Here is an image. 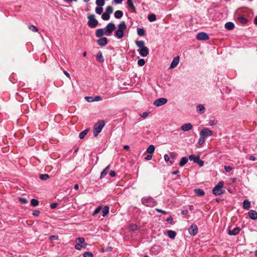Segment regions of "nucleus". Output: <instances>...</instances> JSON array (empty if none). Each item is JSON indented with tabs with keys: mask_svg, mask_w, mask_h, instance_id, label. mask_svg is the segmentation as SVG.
<instances>
[{
	"mask_svg": "<svg viewBox=\"0 0 257 257\" xmlns=\"http://www.w3.org/2000/svg\"><path fill=\"white\" fill-rule=\"evenodd\" d=\"M137 34L140 36H143L145 34V31L143 28H138Z\"/></svg>",
	"mask_w": 257,
	"mask_h": 257,
	"instance_id": "obj_36",
	"label": "nucleus"
},
{
	"mask_svg": "<svg viewBox=\"0 0 257 257\" xmlns=\"http://www.w3.org/2000/svg\"><path fill=\"white\" fill-rule=\"evenodd\" d=\"M94 101H98L102 100V98L100 96H93Z\"/></svg>",
	"mask_w": 257,
	"mask_h": 257,
	"instance_id": "obj_57",
	"label": "nucleus"
},
{
	"mask_svg": "<svg viewBox=\"0 0 257 257\" xmlns=\"http://www.w3.org/2000/svg\"><path fill=\"white\" fill-rule=\"evenodd\" d=\"M108 40L106 37H101L97 40V44L100 47H104L106 46Z\"/></svg>",
	"mask_w": 257,
	"mask_h": 257,
	"instance_id": "obj_11",
	"label": "nucleus"
},
{
	"mask_svg": "<svg viewBox=\"0 0 257 257\" xmlns=\"http://www.w3.org/2000/svg\"><path fill=\"white\" fill-rule=\"evenodd\" d=\"M152 154H149L145 158V159L146 160L149 161V160H151L152 159Z\"/></svg>",
	"mask_w": 257,
	"mask_h": 257,
	"instance_id": "obj_60",
	"label": "nucleus"
},
{
	"mask_svg": "<svg viewBox=\"0 0 257 257\" xmlns=\"http://www.w3.org/2000/svg\"><path fill=\"white\" fill-rule=\"evenodd\" d=\"M179 57L177 56L175 57L173 60L171 65L170 66L169 69H173L175 68L179 64Z\"/></svg>",
	"mask_w": 257,
	"mask_h": 257,
	"instance_id": "obj_12",
	"label": "nucleus"
},
{
	"mask_svg": "<svg viewBox=\"0 0 257 257\" xmlns=\"http://www.w3.org/2000/svg\"><path fill=\"white\" fill-rule=\"evenodd\" d=\"M167 234L169 237L171 239H174L176 236V232L174 231L169 230L167 231Z\"/></svg>",
	"mask_w": 257,
	"mask_h": 257,
	"instance_id": "obj_27",
	"label": "nucleus"
},
{
	"mask_svg": "<svg viewBox=\"0 0 257 257\" xmlns=\"http://www.w3.org/2000/svg\"><path fill=\"white\" fill-rule=\"evenodd\" d=\"M205 138H203V137L202 136H200V139H199V141L198 142V144L199 145H202V144H203L205 142Z\"/></svg>",
	"mask_w": 257,
	"mask_h": 257,
	"instance_id": "obj_47",
	"label": "nucleus"
},
{
	"mask_svg": "<svg viewBox=\"0 0 257 257\" xmlns=\"http://www.w3.org/2000/svg\"><path fill=\"white\" fill-rule=\"evenodd\" d=\"M19 200L20 202H21L23 204H25V203H27V202H28L27 199H26L25 198L20 197L19 198Z\"/></svg>",
	"mask_w": 257,
	"mask_h": 257,
	"instance_id": "obj_52",
	"label": "nucleus"
},
{
	"mask_svg": "<svg viewBox=\"0 0 257 257\" xmlns=\"http://www.w3.org/2000/svg\"><path fill=\"white\" fill-rule=\"evenodd\" d=\"M241 230V228L239 227H236L233 230H228V234L229 235H236L238 234Z\"/></svg>",
	"mask_w": 257,
	"mask_h": 257,
	"instance_id": "obj_13",
	"label": "nucleus"
},
{
	"mask_svg": "<svg viewBox=\"0 0 257 257\" xmlns=\"http://www.w3.org/2000/svg\"><path fill=\"white\" fill-rule=\"evenodd\" d=\"M155 146L153 145H151L148 148L147 150V152L149 154H153L155 151Z\"/></svg>",
	"mask_w": 257,
	"mask_h": 257,
	"instance_id": "obj_30",
	"label": "nucleus"
},
{
	"mask_svg": "<svg viewBox=\"0 0 257 257\" xmlns=\"http://www.w3.org/2000/svg\"><path fill=\"white\" fill-rule=\"evenodd\" d=\"M101 210V206H99L95 209L93 213H92V215L95 216V215L98 214L100 211Z\"/></svg>",
	"mask_w": 257,
	"mask_h": 257,
	"instance_id": "obj_44",
	"label": "nucleus"
},
{
	"mask_svg": "<svg viewBox=\"0 0 257 257\" xmlns=\"http://www.w3.org/2000/svg\"><path fill=\"white\" fill-rule=\"evenodd\" d=\"M238 21L242 24H245L248 21L246 18L242 16L238 18Z\"/></svg>",
	"mask_w": 257,
	"mask_h": 257,
	"instance_id": "obj_37",
	"label": "nucleus"
},
{
	"mask_svg": "<svg viewBox=\"0 0 257 257\" xmlns=\"http://www.w3.org/2000/svg\"><path fill=\"white\" fill-rule=\"evenodd\" d=\"M196 163H197L200 167H202L204 165V162L200 159V157Z\"/></svg>",
	"mask_w": 257,
	"mask_h": 257,
	"instance_id": "obj_51",
	"label": "nucleus"
},
{
	"mask_svg": "<svg viewBox=\"0 0 257 257\" xmlns=\"http://www.w3.org/2000/svg\"><path fill=\"white\" fill-rule=\"evenodd\" d=\"M234 27V25L232 22H228L225 24V28L228 30H232Z\"/></svg>",
	"mask_w": 257,
	"mask_h": 257,
	"instance_id": "obj_21",
	"label": "nucleus"
},
{
	"mask_svg": "<svg viewBox=\"0 0 257 257\" xmlns=\"http://www.w3.org/2000/svg\"><path fill=\"white\" fill-rule=\"evenodd\" d=\"M130 228L131 230L133 231L137 230L139 229L138 226L136 224L131 225L130 226Z\"/></svg>",
	"mask_w": 257,
	"mask_h": 257,
	"instance_id": "obj_49",
	"label": "nucleus"
},
{
	"mask_svg": "<svg viewBox=\"0 0 257 257\" xmlns=\"http://www.w3.org/2000/svg\"><path fill=\"white\" fill-rule=\"evenodd\" d=\"M145 64V61L143 59H140L138 61V64L140 66H143Z\"/></svg>",
	"mask_w": 257,
	"mask_h": 257,
	"instance_id": "obj_48",
	"label": "nucleus"
},
{
	"mask_svg": "<svg viewBox=\"0 0 257 257\" xmlns=\"http://www.w3.org/2000/svg\"><path fill=\"white\" fill-rule=\"evenodd\" d=\"M136 45L141 49L145 47V42L143 41H136Z\"/></svg>",
	"mask_w": 257,
	"mask_h": 257,
	"instance_id": "obj_33",
	"label": "nucleus"
},
{
	"mask_svg": "<svg viewBox=\"0 0 257 257\" xmlns=\"http://www.w3.org/2000/svg\"><path fill=\"white\" fill-rule=\"evenodd\" d=\"M57 203H52L50 204V207L51 209H55L58 206Z\"/></svg>",
	"mask_w": 257,
	"mask_h": 257,
	"instance_id": "obj_58",
	"label": "nucleus"
},
{
	"mask_svg": "<svg viewBox=\"0 0 257 257\" xmlns=\"http://www.w3.org/2000/svg\"><path fill=\"white\" fill-rule=\"evenodd\" d=\"M116 173L114 171L111 170L109 173V175L111 177H113L115 176Z\"/></svg>",
	"mask_w": 257,
	"mask_h": 257,
	"instance_id": "obj_61",
	"label": "nucleus"
},
{
	"mask_svg": "<svg viewBox=\"0 0 257 257\" xmlns=\"http://www.w3.org/2000/svg\"><path fill=\"white\" fill-rule=\"evenodd\" d=\"M188 161V159L186 157H183L181 158V161L179 162V166L181 167L185 165Z\"/></svg>",
	"mask_w": 257,
	"mask_h": 257,
	"instance_id": "obj_29",
	"label": "nucleus"
},
{
	"mask_svg": "<svg viewBox=\"0 0 257 257\" xmlns=\"http://www.w3.org/2000/svg\"><path fill=\"white\" fill-rule=\"evenodd\" d=\"M39 178L42 180L46 181L50 178V176L48 174H40L39 175Z\"/></svg>",
	"mask_w": 257,
	"mask_h": 257,
	"instance_id": "obj_35",
	"label": "nucleus"
},
{
	"mask_svg": "<svg viewBox=\"0 0 257 257\" xmlns=\"http://www.w3.org/2000/svg\"><path fill=\"white\" fill-rule=\"evenodd\" d=\"M168 102V99L166 98L161 97L155 100L153 104L157 107L162 106Z\"/></svg>",
	"mask_w": 257,
	"mask_h": 257,
	"instance_id": "obj_7",
	"label": "nucleus"
},
{
	"mask_svg": "<svg viewBox=\"0 0 257 257\" xmlns=\"http://www.w3.org/2000/svg\"><path fill=\"white\" fill-rule=\"evenodd\" d=\"M95 17L94 14H91L87 17L88 19L87 25L91 28H94L98 25V22L95 19Z\"/></svg>",
	"mask_w": 257,
	"mask_h": 257,
	"instance_id": "obj_5",
	"label": "nucleus"
},
{
	"mask_svg": "<svg viewBox=\"0 0 257 257\" xmlns=\"http://www.w3.org/2000/svg\"><path fill=\"white\" fill-rule=\"evenodd\" d=\"M104 0H96V4L98 7H102L104 5Z\"/></svg>",
	"mask_w": 257,
	"mask_h": 257,
	"instance_id": "obj_41",
	"label": "nucleus"
},
{
	"mask_svg": "<svg viewBox=\"0 0 257 257\" xmlns=\"http://www.w3.org/2000/svg\"><path fill=\"white\" fill-rule=\"evenodd\" d=\"M114 35L118 39H121L124 36L123 32L118 29L115 31Z\"/></svg>",
	"mask_w": 257,
	"mask_h": 257,
	"instance_id": "obj_23",
	"label": "nucleus"
},
{
	"mask_svg": "<svg viewBox=\"0 0 257 257\" xmlns=\"http://www.w3.org/2000/svg\"><path fill=\"white\" fill-rule=\"evenodd\" d=\"M28 28L30 30L34 32H36L38 31V28L34 25H29Z\"/></svg>",
	"mask_w": 257,
	"mask_h": 257,
	"instance_id": "obj_45",
	"label": "nucleus"
},
{
	"mask_svg": "<svg viewBox=\"0 0 257 257\" xmlns=\"http://www.w3.org/2000/svg\"><path fill=\"white\" fill-rule=\"evenodd\" d=\"M40 211L38 210H35L33 211L32 214L35 216H38L40 215Z\"/></svg>",
	"mask_w": 257,
	"mask_h": 257,
	"instance_id": "obj_56",
	"label": "nucleus"
},
{
	"mask_svg": "<svg viewBox=\"0 0 257 257\" xmlns=\"http://www.w3.org/2000/svg\"><path fill=\"white\" fill-rule=\"evenodd\" d=\"M155 210L157 212L161 213L163 214H166L167 213L166 211L163 210L161 209L156 208Z\"/></svg>",
	"mask_w": 257,
	"mask_h": 257,
	"instance_id": "obj_55",
	"label": "nucleus"
},
{
	"mask_svg": "<svg viewBox=\"0 0 257 257\" xmlns=\"http://www.w3.org/2000/svg\"><path fill=\"white\" fill-rule=\"evenodd\" d=\"M126 4L128 7L131 10L132 12H135L136 8L133 3L132 0H127Z\"/></svg>",
	"mask_w": 257,
	"mask_h": 257,
	"instance_id": "obj_17",
	"label": "nucleus"
},
{
	"mask_svg": "<svg viewBox=\"0 0 257 257\" xmlns=\"http://www.w3.org/2000/svg\"><path fill=\"white\" fill-rule=\"evenodd\" d=\"M212 134V132L207 128H203L201 131L200 133V136H202L205 138L208 136H211Z\"/></svg>",
	"mask_w": 257,
	"mask_h": 257,
	"instance_id": "obj_9",
	"label": "nucleus"
},
{
	"mask_svg": "<svg viewBox=\"0 0 257 257\" xmlns=\"http://www.w3.org/2000/svg\"><path fill=\"white\" fill-rule=\"evenodd\" d=\"M165 161L167 162L169 161L170 158L167 154H165L164 156Z\"/></svg>",
	"mask_w": 257,
	"mask_h": 257,
	"instance_id": "obj_64",
	"label": "nucleus"
},
{
	"mask_svg": "<svg viewBox=\"0 0 257 257\" xmlns=\"http://www.w3.org/2000/svg\"><path fill=\"white\" fill-rule=\"evenodd\" d=\"M127 28V26L124 21L121 22L118 25V30L124 31L126 30Z\"/></svg>",
	"mask_w": 257,
	"mask_h": 257,
	"instance_id": "obj_19",
	"label": "nucleus"
},
{
	"mask_svg": "<svg viewBox=\"0 0 257 257\" xmlns=\"http://www.w3.org/2000/svg\"><path fill=\"white\" fill-rule=\"evenodd\" d=\"M96 60L99 62H103L104 61V59L102 56V52L100 51L98 52L96 55Z\"/></svg>",
	"mask_w": 257,
	"mask_h": 257,
	"instance_id": "obj_25",
	"label": "nucleus"
},
{
	"mask_svg": "<svg viewBox=\"0 0 257 257\" xmlns=\"http://www.w3.org/2000/svg\"><path fill=\"white\" fill-rule=\"evenodd\" d=\"M193 126L191 123H185L181 126V129L183 131H189L191 130Z\"/></svg>",
	"mask_w": 257,
	"mask_h": 257,
	"instance_id": "obj_14",
	"label": "nucleus"
},
{
	"mask_svg": "<svg viewBox=\"0 0 257 257\" xmlns=\"http://www.w3.org/2000/svg\"><path fill=\"white\" fill-rule=\"evenodd\" d=\"M115 28L114 24L111 22L108 23L105 27L104 34L107 36H109Z\"/></svg>",
	"mask_w": 257,
	"mask_h": 257,
	"instance_id": "obj_6",
	"label": "nucleus"
},
{
	"mask_svg": "<svg viewBox=\"0 0 257 257\" xmlns=\"http://www.w3.org/2000/svg\"><path fill=\"white\" fill-rule=\"evenodd\" d=\"M38 204H39V201L38 200H37L36 199H32L31 200V205L32 206L36 207V206H38Z\"/></svg>",
	"mask_w": 257,
	"mask_h": 257,
	"instance_id": "obj_40",
	"label": "nucleus"
},
{
	"mask_svg": "<svg viewBox=\"0 0 257 257\" xmlns=\"http://www.w3.org/2000/svg\"><path fill=\"white\" fill-rule=\"evenodd\" d=\"M166 221H167L170 224H172L173 223V217L171 216H170L169 217L167 218Z\"/></svg>",
	"mask_w": 257,
	"mask_h": 257,
	"instance_id": "obj_53",
	"label": "nucleus"
},
{
	"mask_svg": "<svg viewBox=\"0 0 257 257\" xmlns=\"http://www.w3.org/2000/svg\"><path fill=\"white\" fill-rule=\"evenodd\" d=\"M110 165H108L106 166L105 169L101 172L100 178L102 179L107 174V171L109 169Z\"/></svg>",
	"mask_w": 257,
	"mask_h": 257,
	"instance_id": "obj_22",
	"label": "nucleus"
},
{
	"mask_svg": "<svg viewBox=\"0 0 257 257\" xmlns=\"http://www.w3.org/2000/svg\"><path fill=\"white\" fill-rule=\"evenodd\" d=\"M49 239L51 241L58 239V236L57 235H51L49 237Z\"/></svg>",
	"mask_w": 257,
	"mask_h": 257,
	"instance_id": "obj_54",
	"label": "nucleus"
},
{
	"mask_svg": "<svg viewBox=\"0 0 257 257\" xmlns=\"http://www.w3.org/2000/svg\"><path fill=\"white\" fill-rule=\"evenodd\" d=\"M85 99L89 102H91L94 101L93 96H85Z\"/></svg>",
	"mask_w": 257,
	"mask_h": 257,
	"instance_id": "obj_50",
	"label": "nucleus"
},
{
	"mask_svg": "<svg viewBox=\"0 0 257 257\" xmlns=\"http://www.w3.org/2000/svg\"><path fill=\"white\" fill-rule=\"evenodd\" d=\"M105 125V122L103 120H99L94 126L93 136L97 137L101 132L103 127Z\"/></svg>",
	"mask_w": 257,
	"mask_h": 257,
	"instance_id": "obj_2",
	"label": "nucleus"
},
{
	"mask_svg": "<svg viewBox=\"0 0 257 257\" xmlns=\"http://www.w3.org/2000/svg\"><path fill=\"white\" fill-rule=\"evenodd\" d=\"M148 19L150 22H154L156 20V15L152 14L148 16Z\"/></svg>",
	"mask_w": 257,
	"mask_h": 257,
	"instance_id": "obj_38",
	"label": "nucleus"
},
{
	"mask_svg": "<svg viewBox=\"0 0 257 257\" xmlns=\"http://www.w3.org/2000/svg\"><path fill=\"white\" fill-rule=\"evenodd\" d=\"M188 230L189 234L192 236L195 235L198 232V227L195 224H191Z\"/></svg>",
	"mask_w": 257,
	"mask_h": 257,
	"instance_id": "obj_8",
	"label": "nucleus"
},
{
	"mask_svg": "<svg viewBox=\"0 0 257 257\" xmlns=\"http://www.w3.org/2000/svg\"><path fill=\"white\" fill-rule=\"evenodd\" d=\"M141 116L143 118H146L148 116V113L147 112H143Z\"/></svg>",
	"mask_w": 257,
	"mask_h": 257,
	"instance_id": "obj_62",
	"label": "nucleus"
},
{
	"mask_svg": "<svg viewBox=\"0 0 257 257\" xmlns=\"http://www.w3.org/2000/svg\"><path fill=\"white\" fill-rule=\"evenodd\" d=\"M114 17L116 19H120L123 16V12L120 10H117L114 14Z\"/></svg>",
	"mask_w": 257,
	"mask_h": 257,
	"instance_id": "obj_28",
	"label": "nucleus"
},
{
	"mask_svg": "<svg viewBox=\"0 0 257 257\" xmlns=\"http://www.w3.org/2000/svg\"><path fill=\"white\" fill-rule=\"evenodd\" d=\"M93 255L91 252L85 251L83 253V257H93Z\"/></svg>",
	"mask_w": 257,
	"mask_h": 257,
	"instance_id": "obj_46",
	"label": "nucleus"
},
{
	"mask_svg": "<svg viewBox=\"0 0 257 257\" xmlns=\"http://www.w3.org/2000/svg\"><path fill=\"white\" fill-rule=\"evenodd\" d=\"M223 182H219L213 189L212 193L215 195H220L223 194L225 191H223Z\"/></svg>",
	"mask_w": 257,
	"mask_h": 257,
	"instance_id": "obj_4",
	"label": "nucleus"
},
{
	"mask_svg": "<svg viewBox=\"0 0 257 257\" xmlns=\"http://www.w3.org/2000/svg\"><path fill=\"white\" fill-rule=\"evenodd\" d=\"M250 207V202L248 200H244L243 202V208L245 210H248Z\"/></svg>",
	"mask_w": 257,
	"mask_h": 257,
	"instance_id": "obj_24",
	"label": "nucleus"
},
{
	"mask_svg": "<svg viewBox=\"0 0 257 257\" xmlns=\"http://www.w3.org/2000/svg\"><path fill=\"white\" fill-rule=\"evenodd\" d=\"M199 157H200L199 156H196L194 155H191L189 157V159L190 161H193L194 163H196V162L197 161L198 159H199Z\"/></svg>",
	"mask_w": 257,
	"mask_h": 257,
	"instance_id": "obj_32",
	"label": "nucleus"
},
{
	"mask_svg": "<svg viewBox=\"0 0 257 257\" xmlns=\"http://www.w3.org/2000/svg\"><path fill=\"white\" fill-rule=\"evenodd\" d=\"M176 157V154L174 152H172L170 154V157L171 159H174Z\"/></svg>",
	"mask_w": 257,
	"mask_h": 257,
	"instance_id": "obj_63",
	"label": "nucleus"
},
{
	"mask_svg": "<svg viewBox=\"0 0 257 257\" xmlns=\"http://www.w3.org/2000/svg\"><path fill=\"white\" fill-rule=\"evenodd\" d=\"M149 52V49L145 47L141 49L140 51L139 52V54L142 57H146L148 55Z\"/></svg>",
	"mask_w": 257,
	"mask_h": 257,
	"instance_id": "obj_15",
	"label": "nucleus"
},
{
	"mask_svg": "<svg viewBox=\"0 0 257 257\" xmlns=\"http://www.w3.org/2000/svg\"><path fill=\"white\" fill-rule=\"evenodd\" d=\"M103 12V8L102 7H96L95 8V12L96 14H98V15H100L102 14Z\"/></svg>",
	"mask_w": 257,
	"mask_h": 257,
	"instance_id": "obj_43",
	"label": "nucleus"
},
{
	"mask_svg": "<svg viewBox=\"0 0 257 257\" xmlns=\"http://www.w3.org/2000/svg\"><path fill=\"white\" fill-rule=\"evenodd\" d=\"M101 18L103 20L107 21L109 19L110 15L105 12L102 15Z\"/></svg>",
	"mask_w": 257,
	"mask_h": 257,
	"instance_id": "obj_39",
	"label": "nucleus"
},
{
	"mask_svg": "<svg viewBox=\"0 0 257 257\" xmlns=\"http://www.w3.org/2000/svg\"><path fill=\"white\" fill-rule=\"evenodd\" d=\"M105 35L104 29L102 28H99L96 30L95 36L97 38H101Z\"/></svg>",
	"mask_w": 257,
	"mask_h": 257,
	"instance_id": "obj_16",
	"label": "nucleus"
},
{
	"mask_svg": "<svg viewBox=\"0 0 257 257\" xmlns=\"http://www.w3.org/2000/svg\"><path fill=\"white\" fill-rule=\"evenodd\" d=\"M142 204L148 207H154L157 204V201L151 196H146L142 198Z\"/></svg>",
	"mask_w": 257,
	"mask_h": 257,
	"instance_id": "obj_1",
	"label": "nucleus"
},
{
	"mask_svg": "<svg viewBox=\"0 0 257 257\" xmlns=\"http://www.w3.org/2000/svg\"><path fill=\"white\" fill-rule=\"evenodd\" d=\"M197 111L199 114H202L204 113L205 109V107L201 104H199L197 106Z\"/></svg>",
	"mask_w": 257,
	"mask_h": 257,
	"instance_id": "obj_26",
	"label": "nucleus"
},
{
	"mask_svg": "<svg viewBox=\"0 0 257 257\" xmlns=\"http://www.w3.org/2000/svg\"><path fill=\"white\" fill-rule=\"evenodd\" d=\"M76 244L75 245V248L78 250H81L82 248H86L87 244L85 242L84 237H77L75 239Z\"/></svg>",
	"mask_w": 257,
	"mask_h": 257,
	"instance_id": "obj_3",
	"label": "nucleus"
},
{
	"mask_svg": "<svg viewBox=\"0 0 257 257\" xmlns=\"http://www.w3.org/2000/svg\"><path fill=\"white\" fill-rule=\"evenodd\" d=\"M109 213V207L108 206H105L102 210V216L103 217L107 215Z\"/></svg>",
	"mask_w": 257,
	"mask_h": 257,
	"instance_id": "obj_34",
	"label": "nucleus"
},
{
	"mask_svg": "<svg viewBox=\"0 0 257 257\" xmlns=\"http://www.w3.org/2000/svg\"><path fill=\"white\" fill-rule=\"evenodd\" d=\"M112 12H113V8L111 6H109L106 7V8L105 9V13L110 15Z\"/></svg>",
	"mask_w": 257,
	"mask_h": 257,
	"instance_id": "obj_42",
	"label": "nucleus"
},
{
	"mask_svg": "<svg viewBox=\"0 0 257 257\" xmlns=\"http://www.w3.org/2000/svg\"><path fill=\"white\" fill-rule=\"evenodd\" d=\"M248 213L251 219L255 220L257 218V212L255 211L251 210L248 212Z\"/></svg>",
	"mask_w": 257,
	"mask_h": 257,
	"instance_id": "obj_18",
	"label": "nucleus"
},
{
	"mask_svg": "<svg viewBox=\"0 0 257 257\" xmlns=\"http://www.w3.org/2000/svg\"><path fill=\"white\" fill-rule=\"evenodd\" d=\"M209 38L208 34L204 32H200L197 34L196 39L198 40H207Z\"/></svg>",
	"mask_w": 257,
	"mask_h": 257,
	"instance_id": "obj_10",
	"label": "nucleus"
},
{
	"mask_svg": "<svg viewBox=\"0 0 257 257\" xmlns=\"http://www.w3.org/2000/svg\"><path fill=\"white\" fill-rule=\"evenodd\" d=\"M194 191L195 194L198 196H202L205 194L204 191L201 189H195Z\"/></svg>",
	"mask_w": 257,
	"mask_h": 257,
	"instance_id": "obj_20",
	"label": "nucleus"
},
{
	"mask_svg": "<svg viewBox=\"0 0 257 257\" xmlns=\"http://www.w3.org/2000/svg\"><path fill=\"white\" fill-rule=\"evenodd\" d=\"M89 131V128H86V130H84L83 131L80 133L79 135V138L80 139H83L85 136L86 135V134L88 133Z\"/></svg>",
	"mask_w": 257,
	"mask_h": 257,
	"instance_id": "obj_31",
	"label": "nucleus"
},
{
	"mask_svg": "<svg viewBox=\"0 0 257 257\" xmlns=\"http://www.w3.org/2000/svg\"><path fill=\"white\" fill-rule=\"evenodd\" d=\"M224 169L227 172H229L232 170V168L230 166H225Z\"/></svg>",
	"mask_w": 257,
	"mask_h": 257,
	"instance_id": "obj_59",
	"label": "nucleus"
}]
</instances>
